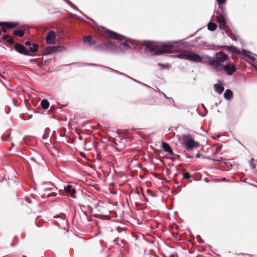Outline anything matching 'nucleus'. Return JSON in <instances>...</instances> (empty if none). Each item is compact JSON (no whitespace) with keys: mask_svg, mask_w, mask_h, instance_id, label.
Wrapping results in <instances>:
<instances>
[{"mask_svg":"<svg viewBox=\"0 0 257 257\" xmlns=\"http://www.w3.org/2000/svg\"><path fill=\"white\" fill-rule=\"evenodd\" d=\"M32 47H30L29 48L30 51L32 53L37 52L38 50V46L36 44H33Z\"/></svg>","mask_w":257,"mask_h":257,"instance_id":"obj_25","label":"nucleus"},{"mask_svg":"<svg viewBox=\"0 0 257 257\" xmlns=\"http://www.w3.org/2000/svg\"><path fill=\"white\" fill-rule=\"evenodd\" d=\"M41 105L43 108L46 109L49 107V102L47 99H43L41 102Z\"/></svg>","mask_w":257,"mask_h":257,"instance_id":"obj_21","label":"nucleus"},{"mask_svg":"<svg viewBox=\"0 0 257 257\" xmlns=\"http://www.w3.org/2000/svg\"><path fill=\"white\" fill-rule=\"evenodd\" d=\"M23 257H27V256H23Z\"/></svg>","mask_w":257,"mask_h":257,"instance_id":"obj_52","label":"nucleus"},{"mask_svg":"<svg viewBox=\"0 0 257 257\" xmlns=\"http://www.w3.org/2000/svg\"><path fill=\"white\" fill-rule=\"evenodd\" d=\"M3 39L11 45H13L14 44V40L12 38H11L9 35H6L3 36Z\"/></svg>","mask_w":257,"mask_h":257,"instance_id":"obj_19","label":"nucleus"},{"mask_svg":"<svg viewBox=\"0 0 257 257\" xmlns=\"http://www.w3.org/2000/svg\"><path fill=\"white\" fill-rule=\"evenodd\" d=\"M105 69H106L107 70L110 71V72H114V73H115L116 74H119V75H123L125 77H128L131 79H133V80L137 82H139L138 81H136V80L134 79L133 78H131V77H130L129 76L127 75L126 74H125L123 73H121L119 71H118L116 70H114V69H113L112 68H109V67H105Z\"/></svg>","mask_w":257,"mask_h":257,"instance_id":"obj_15","label":"nucleus"},{"mask_svg":"<svg viewBox=\"0 0 257 257\" xmlns=\"http://www.w3.org/2000/svg\"><path fill=\"white\" fill-rule=\"evenodd\" d=\"M223 70L228 75H231L236 71L235 65L233 64L228 63L227 64L222 66L221 72Z\"/></svg>","mask_w":257,"mask_h":257,"instance_id":"obj_7","label":"nucleus"},{"mask_svg":"<svg viewBox=\"0 0 257 257\" xmlns=\"http://www.w3.org/2000/svg\"><path fill=\"white\" fill-rule=\"evenodd\" d=\"M25 45H27V46H31V43L30 41H26L25 42Z\"/></svg>","mask_w":257,"mask_h":257,"instance_id":"obj_35","label":"nucleus"},{"mask_svg":"<svg viewBox=\"0 0 257 257\" xmlns=\"http://www.w3.org/2000/svg\"><path fill=\"white\" fill-rule=\"evenodd\" d=\"M224 48L230 52L236 54H239L240 53V51L233 46H225Z\"/></svg>","mask_w":257,"mask_h":257,"instance_id":"obj_16","label":"nucleus"},{"mask_svg":"<svg viewBox=\"0 0 257 257\" xmlns=\"http://www.w3.org/2000/svg\"><path fill=\"white\" fill-rule=\"evenodd\" d=\"M214 89L215 91L219 94L222 93V92L224 91L223 87L216 84L214 85Z\"/></svg>","mask_w":257,"mask_h":257,"instance_id":"obj_22","label":"nucleus"},{"mask_svg":"<svg viewBox=\"0 0 257 257\" xmlns=\"http://www.w3.org/2000/svg\"><path fill=\"white\" fill-rule=\"evenodd\" d=\"M13 34L18 36V37H23L24 35V32L22 30H16L14 31Z\"/></svg>","mask_w":257,"mask_h":257,"instance_id":"obj_23","label":"nucleus"},{"mask_svg":"<svg viewBox=\"0 0 257 257\" xmlns=\"http://www.w3.org/2000/svg\"><path fill=\"white\" fill-rule=\"evenodd\" d=\"M116 244H117L119 247H121V243H123L122 240H116Z\"/></svg>","mask_w":257,"mask_h":257,"instance_id":"obj_30","label":"nucleus"},{"mask_svg":"<svg viewBox=\"0 0 257 257\" xmlns=\"http://www.w3.org/2000/svg\"><path fill=\"white\" fill-rule=\"evenodd\" d=\"M12 146H14V144L13 143H12Z\"/></svg>","mask_w":257,"mask_h":257,"instance_id":"obj_51","label":"nucleus"},{"mask_svg":"<svg viewBox=\"0 0 257 257\" xmlns=\"http://www.w3.org/2000/svg\"><path fill=\"white\" fill-rule=\"evenodd\" d=\"M181 141L184 149L187 151L193 149H197L200 147L199 143L195 141L191 136L189 135H183L182 137Z\"/></svg>","mask_w":257,"mask_h":257,"instance_id":"obj_4","label":"nucleus"},{"mask_svg":"<svg viewBox=\"0 0 257 257\" xmlns=\"http://www.w3.org/2000/svg\"><path fill=\"white\" fill-rule=\"evenodd\" d=\"M202 106H203V107H204V104H202Z\"/></svg>","mask_w":257,"mask_h":257,"instance_id":"obj_50","label":"nucleus"},{"mask_svg":"<svg viewBox=\"0 0 257 257\" xmlns=\"http://www.w3.org/2000/svg\"><path fill=\"white\" fill-rule=\"evenodd\" d=\"M249 164H250V168L251 169H254L255 168V164L253 162V159H251L249 161Z\"/></svg>","mask_w":257,"mask_h":257,"instance_id":"obj_26","label":"nucleus"},{"mask_svg":"<svg viewBox=\"0 0 257 257\" xmlns=\"http://www.w3.org/2000/svg\"><path fill=\"white\" fill-rule=\"evenodd\" d=\"M200 153H198V154H196V158H198L200 156Z\"/></svg>","mask_w":257,"mask_h":257,"instance_id":"obj_41","label":"nucleus"},{"mask_svg":"<svg viewBox=\"0 0 257 257\" xmlns=\"http://www.w3.org/2000/svg\"><path fill=\"white\" fill-rule=\"evenodd\" d=\"M222 160V158H219L218 159H213V161H217V162H220Z\"/></svg>","mask_w":257,"mask_h":257,"instance_id":"obj_34","label":"nucleus"},{"mask_svg":"<svg viewBox=\"0 0 257 257\" xmlns=\"http://www.w3.org/2000/svg\"><path fill=\"white\" fill-rule=\"evenodd\" d=\"M17 24L10 22H0V26L6 27L8 29H13L15 28Z\"/></svg>","mask_w":257,"mask_h":257,"instance_id":"obj_12","label":"nucleus"},{"mask_svg":"<svg viewBox=\"0 0 257 257\" xmlns=\"http://www.w3.org/2000/svg\"><path fill=\"white\" fill-rule=\"evenodd\" d=\"M143 45L153 55L172 53L174 46L173 43L171 42L157 44L151 41H145Z\"/></svg>","mask_w":257,"mask_h":257,"instance_id":"obj_2","label":"nucleus"},{"mask_svg":"<svg viewBox=\"0 0 257 257\" xmlns=\"http://www.w3.org/2000/svg\"><path fill=\"white\" fill-rule=\"evenodd\" d=\"M100 34L106 38H112L119 41H125L123 43H121L118 46L111 41L99 44L97 48L101 51L118 52L119 50L122 51L128 48H131V46L129 45L130 43L133 44L132 40H128L123 35L117 34L112 31L103 30L100 32Z\"/></svg>","mask_w":257,"mask_h":257,"instance_id":"obj_1","label":"nucleus"},{"mask_svg":"<svg viewBox=\"0 0 257 257\" xmlns=\"http://www.w3.org/2000/svg\"><path fill=\"white\" fill-rule=\"evenodd\" d=\"M218 6V8L222 10L223 12L225 11V7L223 6V5L225 4L226 0H216Z\"/></svg>","mask_w":257,"mask_h":257,"instance_id":"obj_20","label":"nucleus"},{"mask_svg":"<svg viewBox=\"0 0 257 257\" xmlns=\"http://www.w3.org/2000/svg\"><path fill=\"white\" fill-rule=\"evenodd\" d=\"M11 108L10 107H7L6 108V111L7 113H9L10 112Z\"/></svg>","mask_w":257,"mask_h":257,"instance_id":"obj_32","label":"nucleus"},{"mask_svg":"<svg viewBox=\"0 0 257 257\" xmlns=\"http://www.w3.org/2000/svg\"><path fill=\"white\" fill-rule=\"evenodd\" d=\"M217 28L216 24L210 22L208 24V29L210 31H214Z\"/></svg>","mask_w":257,"mask_h":257,"instance_id":"obj_24","label":"nucleus"},{"mask_svg":"<svg viewBox=\"0 0 257 257\" xmlns=\"http://www.w3.org/2000/svg\"><path fill=\"white\" fill-rule=\"evenodd\" d=\"M86 146H87V142L85 141V143H84V146L85 147H86ZM85 149H87L86 148H85Z\"/></svg>","mask_w":257,"mask_h":257,"instance_id":"obj_42","label":"nucleus"},{"mask_svg":"<svg viewBox=\"0 0 257 257\" xmlns=\"http://www.w3.org/2000/svg\"><path fill=\"white\" fill-rule=\"evenodd\" d=\"M224 96L227 100L231 99L233 97L232 92L230 89H226L224 94Z\"/></svg>","mask_w":257,"mask_h":257,"instance_id":"obj_18","label":"nucleus"},{"mask_svg":"<svg viewBox=\"0 0 257 257\" xmlns=\"http://www.w3.org/2000/svg\"><path fill=\"white\" fill-rule=\"evenodd\" d=\"M50 189V188H44L43 189L44 191L46 192L45 193H47V191H48Z\"/></svg>","mask_w":257,"mask_h":257,"instance_id":"obj_39","label":"nucleus"},{"mask_svg":"<svg viewBox=\"0 0 257 257\" xmlns=\"http://www.w3.org/2000/svg\"><path fill=\"white\" fill-rule=\"evenodd\" d=\"M83 41L85 43H87L90 46L94 45L96 43L95 40H92V37L88 36L84 37Z\"/></svg>","mask_w":257,"mask_h":257,"instance_id":"obj_13","label":"nucleus"},{"mask_svg":"<svg viewBox=\"0 0 257 257\" xmlns=\"http://www.w3.org/2000/svg\"><path fill=\"white\" fill-rule=\"evenodd\" d=\"M50 131V128H48V127H47L45 130V133L44 134H48L49 135V133Z\"/></svg>","mask_w":257,"mask_h":257,"instance_id":"obj_31","label":"nucleus"},{"mask_svg":"<svg viewBox=\"0 0 257 257\" xmlns=\"http://www.w3.org/2000/svg\"><path fill=\"white\" fill-rule=\"evenodd\" d=\"M90 65H95L94 64H89Z\"/></svg>","mask_w":257,"mask_h":257,"instance_id":"obj_49","label":"nucleus"},{"mask_svg":"<svg viewBox=\"0 0 257 257\" xmlns=\"http://www.w3.org/2000/svg\"><path fill=\"white\" fill-rule=\"evenodd\" d=\"M56 34L54 31L48 32L46 36V42L48 44H54L55 43Z\"/></svg>","mask_w":257,"mask_h":257,"instance_id":"obj_8","label":"nucleus"},{"mask_svg":"<svg viewBox=\"0 0 257 257\" xmlns=\"http://www.w3.org/2000/svg\"><path fill=\"white\" fill-rule=\"evenodd\" d=\"M16 50L20 53L24 54L25 55H29V51L26 48L23 46L18 43L15 44V46Z\"/></svg>","mask_w":257,"mask_h":257,"instance_id":"obj_10","label":"nucleus"},{"mask_svg":"<svg viewBox=\"0 0 257 257\" xmlns=\"http://www.w3.org/2000/svg\"><path fill=\"white\" fill-rule=\"evenodd\" d=\"M169 257H178V255L176 253L172 254Z\"/></svg>","mask_w":257,"mask_h":257,"instance_id":"obj_38","label":"nucleus"},{"mask_svg":"<svg viewBox=\"0 0 257 257\" xmlns=\"http://www.w3.org/2000/svg\"><path fill=\"white\" fill-rule=\"evenodd\" d=\"M42 139L44 140H47L48 142L50 141V140L49 139V135L48 134H44L42 136Z\"/></svg>","mask_w":257,"mask_h":257,"instance_id":"obj_27","label":"nucleus"},{"mask_svg":"<svg viewBox=\"0 0 257 257\" xmlns=\"http://www.w3.org/2000/svg\"><path fill=\"white\" fill-rule=\"evenodd\" d=\"M206 60H203V62L208 63L211 66L213 69L216 72H221L222 66L224 65L222 64L228 59L227 55L222 52H217L215 53V57L206 56Z\"/></svg>","mask_w":257,"mask_h":257,"instance_id":"obj_3","label":"nucleus"},{"mask_svg":"<svg viewBox=\"0 0 257 257\" xmlns=\"http://www.w3.org/2000/svg\"><path fill=\"white\" fill-rule=\"evenodd\" d=\"M31 159L32 160H34V158L33 157L31 158Z\"/></svg>","mask_w":257,"mask_h":257,"instance_id":"obj_47","label":"nucleus"},{"mask_svg":"<svg viewBox=\"0 0 257 257\" xmlns=\"http://www.w3.org/2000/svg\"><path fill=\"white\" fill-rule=\"evenodd\" d=\"M216 18L218 23L219 27L221 30H224L226 27V22L225 17L226 16L225 10L223 12L222 10H217L216 12Z\"/></svg>","mask_w":257,"mask_h":257,"instance_id":"obj_6","label":"nucleus"},{"mask_svg":"<svg viewBox=\"0 0 257 257\" xmlns=\"http://www.w3.org/2000/svg\"><path fill=\"white\" fill-rule=\"evenodd\" d=\"M170 99L171 100V101L173 102L174 104H175V102H174V101L173 100V99H172L171 98H170Z\"/></svg>","mask_w":257,"mask_h":257,"instance_id":"obj_44","label":"nucleus"},{"mask_svg":"<svg viewBox=\"0 0 257 257\" xmlns=\"http://www.w3.org/2000/svg\"><path fill=\"white\" fill-rule=\"evenodd\" d=\"M158 65H159V66H163V65H162L161 63H158Z\"/></svg>","mask_w":257,"mask_h":257,"instance_id":"obj_46","label":"nucleus"},{"mask_svg":"<svg viewBox=\"0 0 257 257\" xmlns=\"http://www.w3.org/2000/svg\"><path fill=\"white\" fill-rule=\"evenodd\" d=\"M64 191L65 192L73 198H76L75 195L76 190L73 186L71 185L68 184L64 187Z\"/></svg>","mask_w":257,"mask_h":257,"instance_id":"obj_9","label":"nucleus"},{"mask_svg":"<svg viewBox=\"0 0 257 257\" xmlns=\"http://www.w3.org/2000/svg\"><path fill=\"white\" fill-rule=\"evenodd\" d=\"M164 95L165 97L166 98H167V99H169L168 97H167V96H166L165 94H164Z\"/></svg>","mask_w":257,"mask_h":257,"instance_id":"obj_45","label":"nucleus"},{"mask_svg":"<svg viewBox=\"0 0 257 257\" xmlns=\"http://www.w3.org/2000/svg\"><path fill=\"white\" fill-rule=\"evenodd\" d=\"M191 178V176L188 172H186L183 174V178L184 179H190Z\"/></svg>","mask_w":257,"mask_h":257,"instance_id":"obj_29","label":"nucleus"},{"mask_svg":"<svg viewBox=\"0 0 257 257\" xmlns=\"http://www.w3.org/2000/svg\"><path fill=\"white\" fill-rule=\"evenodd\" d=\"M47 196V197H55L57 196V194L55 192H52L50 193H47V194H46Z\"/></svg>","mask_w":257,"mask_h":257,"instance_id":"obj_28","label":"nucleus"},{"mask_svg":"<svg viewBox=\"0 0 257 257\" xmlns=\"http://www.w3.org/2000/svg\"><path fill=\"white\" fill-rule=\"evenodd\" d=\"M242 54L245 56L248 57L252 62H254L255 61V57L251 52L242 49Z\"/></svg>","mask_w":257,"mask_h":257,"instance_id":"obj_14","label":"nucleus"},{"mask_svg":"<svg viewBox=\"0 0 257 257\" xmlns=\"http://www.w3.org/2000/svg\"><path fill=\"white\" fill-rule=\"evenodd\" d=\"M162 148L165 152L168 153L170 155H173V151L168 144L163 142L162 144Z\"/></svg>","mask_w":257,"mask_h":257,"instance_id":"obj_11","label":"nucleus"},{"mask_svg":"<svg viewBox=\"0 0 257 257\" xmlns=\"http://www.w3.org/2000/svg\"><path fill=\"white\" fill-rule=\"evenodd\" d=\"M63 49V47L61 46H54V47H50L48 48V52L50 53L57 52V51H60L61 50Z\"/></svg>","mask_w":257,"mask_h":257,"instance_id":"obj_17","label":"nucleus"},{"mask_svg":"<svg viewBox=\"0 0 257 257\" xmlns=\"http://www.w3.org/2000/svg\"><path fill=\"white\" fill-rule=\"evenodd\" d=\"M26 201L27 202L29 203H31L32 202L31 199L28 197L26 198Z\"/></svg>","mask_w":257,"mask_h":257,"instance_id":"obj_37","label":"nucleus"},{"mask_svg":"<svg viewBox=\"0 0 257 257\" xmlns=\"http://www.w3.org/2000/svg\"><path fill=\"white\" fill-rule=\"evenodd\" d=\"M136 193L139 195V194H140V191L139 190H137L136 191Z\"/></svg>","mask_w":257,"mask_h":257,"instance_id":"obj_43","label":"nucleus"},{"mask_svg":"<svg viewBox=\"0 0 257 257\" xmlns=\"http://www.w3.org/2000/svg\"><path fill=\"white\" fill-rule=\"evenodd\" d=\"M46 194H47V193H44L43 194H42V195H41V197H42V198H45V197H47V196H46Z\"/></svg>","mask_w":257,"mask_h":257,"instance_id":"obj_36","label":"nucleus"},{"mask_svg":"<svg viewBox=\"0 0 257 257\" xmlns=\"http://www.w3.org/2000/svg\"><path fill=\"white\" fill-rule=\"evenodd\" d=\"M178 57L195 62H201L202 61V57L198 54L188 51L181 52L178 55Z\"/></svg>","mask_w":257,"mask_h":257,"instance_id":"obj_5","label":"nucleus"},{"mask_svg":"<svg viewBox=\"0 0 257 257\" xmlns=\"http://www.w3.org/2000/svg\"><path fill=\"white\" fill-rule=\"evenodd\" d=\"M65 215H63L62 217H61V218L62 220H64L65 219Z\"/></svg>","mask_w":257,"mask_h":257,"instance_id":"obj_40","label":"nucleus"},{"mask_svg":"<svg viewBox=\"0 0 257 257\" xmlns=\"http://www.w3.org/2000/svg\"><path fill=\"white\" fill-rule=\"evenodd\" d=\"M68 3H70V1L69 0H66Z\"/></svg>","mask_w":257,"mask_h":257,"instance_id":"obj_48","label":"nucleus"},{"mask_svg":"<svg viewBox=\"0 0 257 257\" xmlns=\"http://www.w3.org/2000/svg\"><path fill=\"white\" fill-rule=\"evenodd\" d=\"M2 27V31L5 33L6 32L7 28H6V27Z\"/></svg>","mask_w":257,"mask_h":257,"instance_id":"obj_33","label":"nucleus"}]
</instances>
